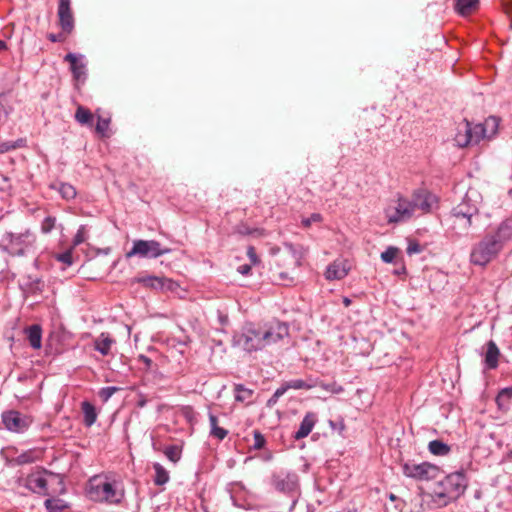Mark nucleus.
Here are the masks:
<instances>
[{
	"mask_svg": "<svg viewBox=\"0 0 512 512\" xmlns=\"http://www.w3.org/2000/svg\"><path fill=\"white\" fill-rule=\"evenodd\" d=\"M284 394H285V388H282V386L278 387L275 390V392L273 393V395L271 396V398L268 400V405L271 406V405H274L275 403H277L278 399L280 397H282Z\"/></svg>",
	"mask_w": 512,
	"mask_h": 512,
	"instance_id": "3c124183",
	"label": "nucleus"
},
{
	"mask_svg": "<svg viewBox=\"0 0 512 512\" xmlns=\"http://www.w3.org/2000/svg\"><path fill=\"white\" fill-rule=\"evenodd\" d=\"M282 388H285V393L289 389L294 390H310L318 386V379L308 377L306 380L303 379H292L285 381L281 384Z\"/></svg>",
	"mask_w": 512,
	"mask_h": 512,
	"instance_id": "6ab92c4d",
	"label": "nucleus"
},
{
	"mask_svg": "<svg viewBox=\"0 0 512 512\" xmlns=\"http://www.w3.org/2000/svg\"><path fill=\"white\" fill-rule=\"evenodd\" d=\"M322 221V215L320 213H312L309 217L303 218L301 223L304 227H309L312 223Z\"/></svg>",
	"mask_w": 512,
	"mask_h": 512,
	"instance_id": "8fccbe9b",
	"label": "nucleus"
},
{
	"mask_svg": "<svg viewBox=\"0 0 512 512\" xmlns=\"http://www.w3.org/2000/svg\"><path fill=\"white\" fill-rule=\"evenodd\" d=\"M164 281V278L157 276H146L138 278V282L141 283L143 286L156 290L163 289Z\"/></svg>",
	"mask_w": 512,
	"mask_h": 512,
	"instance_id": "473e14b6",
	"label": "nucleus"
},
{
	"mask_svg": "<svg viewBox=\"0 0 512 512\" xmlns=\"http://www.w3.org/2000/svg\"><path fill=\"white\" fill-rule=\"evenodd\" d=\"M469 131V121L465 119L457 127V133L455 135V142L457 143V146L463 148L471 144Z\"/></svg>",
	"mask_w": 512,
	"mask_h": 512,
	"instance_id": "b1692460",
	"label": "nucleus"
},
{
	"mask_svg": "<svg viewBox=\"0 0 512 512\" xmlns=\"http://www.w3.org/2000/svg\"><path fill=\"white\" fill-rule=\"evenodd\" d=\"M72 251H73V247H71L70 249H68V250H66V251H64L62 253L56 254L54 256V258L57 261L62 262L66 266H71L73 264Z\"/></svg>",
	"mask_w": 512,
	"mask_h": 512,
	"instance_id": "ea45409f",
	"label": "nucleus"
},
{
	"mask_svg": "<svg viewBox=\"0 0 512 512\" xmlns=\"http://www.w3.org/2000/svg\"><path fill=\"white\" fill-rule=\"evenodd\" d=\"M343 302H344L345 306H348L351 303L350 299H348V298H344Z\"/></svg>",
	"mask_w": 512,
	"mask_h": 512,
	"instance_id": "680f3d73",
	"label": "nucleus"
},
{
	"mask_svg": "<svg viewBox=\"0 0 512 512\" xmlns=\"http://www.w3.org/2000/svg\"><path fill=\"white\" fill-rule=\"evenodd\" d=\"M486 347L483 359L484 370H495L499 365L500 350L493 340H489Z\"/></svg>",
	"mask_w": 512,
	"mask_h": 512,
	"instance_id": "dca6fc26",
	"label": "nucleus"
},
{
	"mask_svg": "<svg viewBox=\"0 0 512 512\" xmlns=\"http://www.w3.org/2000/svg\"><path fill=\"white\" fill-rule=\"evenodd\" d=\"M75 120L81 125L91 126L93 123V114L87 108L79 106L75 113Z\"/></svg>",
	"mask_w": 512,
	"mask_h": 512,
	"instance_id": "2f4dec72",
	"label": "nucleus"
},
{
	"mask_svg": "<svg viewBox=\"0 0 512 512\" xmlns=\"http://www.w3.org/2000/svg\"><path fill=\"white\" fill-rule=\"evenodd\" d=\"M498 124L496 117H489L485 124L478 123L473 125L469 122L471 144H478L485 137H490L491 134L496 132Z\"/></svg>",
	"mask_w": 512,
	"mask_h": 512,
	"instance_id": "ddd939ff",
	"label": "nucleus"
},
{
	"mask_svg": "<svg viewBox=\"0 0 512 512\" xmlns=\"http://www.w3.org/2000/svg\"><path fill=\"white\" fill-rule=\"evenodd\" d=\"M165 456L172 462H177L180 459V452L176 446H169L164 451Z\"/></svg>",
	"mask_w": 512,
	"mask_h": 512,
	"instance_id": "c03bdc74",
	"label": "nucleus"
},
{
	"mask_svg": "<svg viewBox=\"0 0 512 512\" xmlns=\"http://www.w3.org/2000/svg\"><path fill=\"white\" fill-rule=\"evenodd\" d=\"M47 38L51 41V42H60V41H63L64 40V37H63V34L62 33H59V34H54V33H50L48 34Z\"/></svg>",
	"mask_w": 512,
	"mask_h": 512,
	"instance_id": "4d7b16f0",
	"label": "nucleus"
},
{
	"mask_svg": "<svg viewBox=\"0 0 512 512\" xmlns=\"http://www.w3.org/2000/svg\"><path fill=\"white\" fill-rule=\"evenodd\" d=\"M389 499H390L391 501H396V500H398V497H397L396 495H394L393 493H390V494H389Z\"/></svg>",
	"mask_w": 512,
	"mask_h": 512,
	"instance_id": "bf43d9fd",
	"label": "nucleus"
},
{
	"mask_svg": "<svg viewBox=\"0 0 512 512\" xmlns=\"http://www.w3.org/2000/svg\"><path fill=\"white\" fill-rule=\"evenodd\" d=\"M253 437H254L253 448L256 450L262 449L266 444V439L263 436V434L260 431L255 430L253 432Z\"/></svg>",
	"mask_w": 512,
	"mask_h": 512,
	"instance_id": "37998d69",
	"label": "nucleus"
},
{
	"mask_svg": "<svg viewBox=\"0 0 512 512\" xmlns=\"http://www.w3.org/2000/svg\"><path fill=\"white\" fill-rule=\"evenodd\" d=\"M247 256L249 257L251 263L254 264V265L259 263V261H260L258 256H257L256 250H255V248L253 246H249L247 248Z\"/></svg>",
	"mask_w": 512,
	"mask_h": 512,
	"instance_id": "864d4df0",
	"label": "nucleus"
},
{
	"mask_svg": "<svg viewBox=\"0 0 512 512\" xmlns=\"http://www.w3.org/2000/svg\"><path fill=\"white\" fill-rule=\"evenodd\" d=\"M2 421L7 430L15 433L26 431L30 425V420L15 410L3 412Z\"/></svg>",
	"mask_w": 512,
	"mask_h": 512,
	"instance_id": "4468645a",
	"label": "nucleus"
},
{
	"mask_svg": "<svg viewBox=\"0 0 512 512\" xmlns=\"http://www.w3.org/2000/svg\"><path fill=\"white\" fill-rule=\"evenodd\" d=\"M29 279H30V282H29V285H28L29 289L32 292H39V293H41L43 291V287H44L43 281L40 278L32 279L31 277H29Z\"/></svg>",
	"mask_w": 512,
	"mask_h": 512,
	"instance_id": "de8ad7c7",
	"label": "nucleus"
},
{
	"mask_svg": "<svg viewBox=\"0 0 512 512\" xmlns=\"http://www.w3.org/2000/svg\"><path fill=\"white\" fill-rule=\"evenodd\" d=\"M35 238L29 230L22 233L6 231L0 239V249L11 256L23 257L33 246Z\"/></svg>",
	"mask_w": 512,
	"mask_h": 512,
	"instance_id": "423d86ee",
	"label": "nucleus"
},
{
	"mask_svg": "<svg viewBox=\"0 0 512 512\" xmlns=\"http://www.w3.org/2000/svg\"><path fill=\"white\" fill-rule=\"evenodd\" d=\"M480 5V0H454V11L461 17L474 13Z\"/></svg>",
	"mask_w": 512,
	"mask_h": 512,
	"instance_id": "412c9836",
	"label": "nucleus"
},
{
	"mask_svg": "<svg viewBox=\"0 0 512 512\" xmlns=\"http://www.w3.org/2000/svg\"><path fill=\"white\" fill-rule=\"evenodd\" d=\"M83 55H76L74 53H68L64 57V61L70 63V69L74 79L81 80L86 76V64L83 62Z\"/></svg>",
	"mask_w": 512,
	"mask_h": 512,
	"instance_id": "f3484780",
	"label": "nucleus"
},
{
	"mask_svg": "<svg viewBox=\"0 0 512 512\" xmlns=\"http://www.w3.org/2000/svg\"><path fill=\"white\" fill-rule=\"evenodd\" d=\"M35 461H36V457L34 456L33 450L25 451L13 459V462L16 465L30 464V463H34Z\"/></svg>",
	"mask_w": 512,
	"mask_h": 512,
	"instance_id": "e433bc0d",
	"label": "nucleus"
},
{
	"mask_svg": "<svg viewBox=\"0 0 512 512\" xmlns=\"http://www.w3.org/2000/svg\"><path fill=\"white\" fill-rule=\"evenodd\" d=\"M399 249L394 246H389L384 252L381 253V260L384 263H392L398 253Z\"/></svg>",
	"mask_w": 512,
	"mask_h": 512,
	"instance_id": "a19ab883",
	"label": "nucleus"
},
{
	"mask_svg": "<svg viewBox=\"0 0 512 512\" xmlns=\"http://www.w3.org/2000/svg\"><path fill=\"white\" fill-rule=\"evenodd\" d=\"M288 334L289 327L286 323H277L276 326L266 327L247 322L240 331L234 333L232 344L245 352L252 353L279 342Z\"/></svg>",
	"mask_w": 512,
	"mask_h": 512,
	"instance_id": "f257e3e1",
	"label": "nucleus"
},
{
	"mask_svg": "<svg viewBox=\"0 0 512 512\" xmlns=\"http://www.w3.org/2000/svg\"><path fill=\"white\" fill-rule=\"evenodd\" d=\"M296 505V500L293 501L292 505H291V508H290V511L293 510L294 506Z\"/></svg>",
	"mask_w": 512,
	"mask_h": 512,
	"instance_id": "e2e57ef3",
	"label": "nucleus"
},
{
	"mask_svg": "<svg viewBox=\"0 0 512 512\" xmlns=\"http://www.w3.org/2000/svg\"><path fill=\"white\" fill-rule=\"evenodd\" d=\"M27 339L33 349H40L42 346V328L39 324H33L25 329Z\"/></svg>",
	"mask_w": 512,
	"mask_h": 512,
	"instance_id": "5701e85b",
	"label": "nucleus"
},
{
	"mask_svg": "<svg viewBox=\"0 0 512 512\" xmlns=\"http://www.w3.org/2000/svg\"><path fill=\"white\" fill-rule=\"evenodd\" d=\"M209 424L210 435L212 437H215L221 441L228 435V431L226 429L218 426V418L212 413L209 414Z\"/></svg>",
	"mask_w": 512,
	"mask_h": 512,
	"instance_id": "cd10ccee",
	"label": "nucleus"
},
{
	"mask_svg": "<svg viewBox=\"0 0 512 512\" xmlns=\"http://www.w3.org/2000/svg\"><path fill=\"white\" fill-rule=\"evenodd\" d=\"M478 196L475 190H468L462 201L451 211L456 220L463 222L462 227L466 231L472 226V217L479 213Z\"/></svg>",
	"mask_w": 512,
	"mask_h": 512,
	"instance_id": "0eeeda50",
	"label": "nucleus"
},
{
	"mask_svg": "<svg viewBox=\"0 0 512 512\" xmlns=\"http://www.w3.org/2000/svg\"><path fill=\"white\" fill-rule=\"evenodd\" d=\"M57 14L61 29L63 32L70 34L74 29V17L70 0H59Z\"/></svg>",
	"mask_w": 512,
	"mask_h": 512,
	"instance_id": "2eb2a0df",
	"label": "nucleus"
},
{
	"mask_svg": "<svg viewBox=\"0 0 512 512\" xmlns=\"http://www.w3.org/2000/svg\"><path fill=\"white\" fill-rule=\"evenodd\" d=\"M6 47V43L0 40V51Z\"/></svg>",
	"mask_w": 512,
	"mask_h": 512,
	"instance_id": "052dcab7",
	"label": "nucleus"
},
{
	"mask_svg": "<svg viewBox=\"0 0 512 512\" xmlns=\"http://www.w3.org/2000/svg\"><path fill=\"white\" fill-rule=\"evenodd\" d=\"M56 219L52 216H47L44 218L41 224V230L43 233H49L55 226Z\"/></svg>",
	"mask_w": 512,
	"mask_h": 512,
	"instance_id": "a18cd8bd",
	"label": "nucleus"
},
{
	"mask_svg": "<svg viewBox=\"0 0 512 512\" xmlns=\"http://www.w3.org/2000/svg\"><path fill=\"white\" fill-rule=\"evenodd\" d=\"M510 399H512V386L505 387L499 391L496 397V403L499 408H505Z\"/></svg>",
	"mask_w": 512,
	"mask_h": 512,
	"instance_id": "c9c22d12",
	"label": "nucleus"
},
{
	"mask_svg": "<svg viewBox=\"0 0 512 512\" xmlns=\"http://www.w3.org/2000/svg\"><path fill=\"white\" fill-rule=\"evenodd\" d=\"M87 227L86 225H80L74 238H73V247H76L82 243H84L87 240Z\"/></svg>",
	"mask_w": 512,
	"mask_h": 512,
	"instance_id": "4c0bfd02",
	"label": "nucleus"
},
{
	"mask_svg": "<svg viewBox=\"0 0 512 512\" xmlns=\"http://www.w3.org/2000/svg\"><path fill=\"white\" fill-rule=\"evenodd\" d=\"M402 472L406 477L417 481H427L437 477L439 468L429 462H406L402 465Z\"/></svg>",
	"mask_w": 512,
	"mask_h": 512,
	"instance_id": "9d476101",
	"label": "nucleus"
},
{
	"mask_svg": "<svg viewBox=\"0 0 512 512\" xmlns=\"http://www.w3.org/2000/svg\"><path fill=\"white\" fill-rule=\"evenodd\" d=\"M52 480H57L60 489L58 493L63 494L65 492V485L62 477L47 469H41L28 474L25 478L19 480V484L24 486L30 492L47 496L50 495L48 485Z\"/></svg>",
	"mask_w": 512,
	"mask_h": 512,
	"instance_id": "20e7f679",
	"label": "nucleus"
},
{
	"mask_svg": "<svg viewBox=\"0 0 512 512\" xmlns=\"http://www.w3.org/2000/svg\"><path fill=\"white\" fill-rule=\"evenodd\" d=\"M146 404H147V399L142 395L137 402V406L140 408H143L146 406Z\"/></svg>",
	"mask_w": 512,
	"mask_h": 512,
	"instance_id": "13d9d810",
	"label": "nucleus"
},
{
	"mask_svg": "<svg viewBox=\"0 0 512 512\" xmlns=\"http://www.w3.org/2000/svg\"><path fill=\"white\" fill-rule=\"evenodd\" d=\"M138 361L145 365L146 370H149L153 364L152 360L144 354L138 356Z\"/></svg>",
	"mask_w": 512,
	"mask_h": 512,
	"instance_id": "5fc2aeb1",
	"label": "nucleus"
},
{
	"mask_svg": "<svg viewBox=\"0 0 512 512\" xmlns=\"http://www.w3.org/2000/svg\"><path fill=\"white\" fill-rule=\"evenodd\" d=\"M235 400L238 402H244L249 400L253 395V390L245 387L243 384H235Z\"/></svg>",
	"mask_w": 512,
	"mask_h": 512,
	"instance_id": "f704fd0d",
	"label": "nucleus"
},
{
	"mask_svg": "<svg viewBox=\"0 0 512 512\" xmlns=\"http://www.w3.org/2000/svg\"><path fill=\"white\" fill-rule=\"evenodd\" d=\"M271 484L276 491L293 497L299 489V477L292 471H280L271 476Z\"/></svg>",
	"mask_w": 512,
	"mask_h": 512,
	"instance_id": "1a4fd4ad",
	"label": "nucleus"
},
{
	"mask_svg": "<svg viewBox=\"0 0 512 512\" xmlns=\"http://www.w3.org/2000/svg\"><path fill=\"white\" fill-rule=\"evenodd\" d=\"M88 494L90 499L97 502L119 504L124 498V491L115 481H108L95 476L89 480Z\"/></svg>",
	"mask_w": 512,
	"mask_h": 512,
	"instance_id": "7ed1b4c3",
	"label": "nucleus"
},
{
	"mask_svg": "<svg viewBox=\"0 0 512 512\" xmlns=\"http://www.w3.org/2000/svg\"><path fill=\"white\" fill-rule=\"evenodd\" d=\"M155 477L154 483L158 486H162L169 481V474L167 470L159 463L154 464Z\"/></svg>",
	"mask_w": 512,
	"mask_h": 512,
	"instance_id": "72a5a7b5",
	"label": "nucleus"
},
{
	"mask_svg": "<svg viewBox=\"0 0 512 512\" xmlns=\"http://www.w3.org/2000/svg\"><path fill=\"white\" fill-rule=\"evenodd\" d=\"M109 123H110L109 119H104V118L99 117L97 124H96V132L102 136H105V133L109 128Z\"/></svg>",
	"mask_w": 512,
	"mask_h": 512,
	"instance_id": "49530a36",
	"label": "nucleus"
},
{
	"mask_svg": "<svg viewBox=\"0 0 512 512\" xmlns=\"http://www.w3.org/2000/svg\"><path fill=\"white\" fill-rule=\"evenodd\" d=\"M437 202V197L426 189H418L414 191L412 199L408 200V203L412 206L413 213L415 210H421L424 213H429Z\"/></svg>",
	"mask_w": 512,
	"mask_h": 512,
	"instance_id": "f8f14e48",
	"label": "nucleus"
},
{
	"mask_svg": "<svg viewBox=\"0 0 512 512\" xmlns=\"http://www.w3.org/2000/svg\"><path fill=\"white\" fill-rule=\"evenodd\" d=\"M50 188L57 190L61 197L67 201L74 199L77 195L75 187L66 182L53 183Z\"/></svg>",
	"mask_w": 512,
	"mask_h": 512,
	"instance_id": "a878e982",
	"label": "nucleus"
},
{
	"mask_svg": "<svg viewBox=\"0 0 512 512\" xmlns=\"http://www.w3.org/2000/svg\"><path fill=\"white\" fill-rule=\"evenodd\" d=\"M317 387H320L323 390L328 391L332 394H340L344 391V388L341 385L337 384L336 382L324 383L318 380Z\"/></svg>",
	"mask_w": 512,
	"mask_h": 512,
	"instance_id": "58836bf2",
	"label": "nucleus"
},
{
	"mask_svg": "<svg viewBox=\"0 0 512 512\" xmlns=\"http://www.w3.org/2000/svg\"><path fill=\"white\" fill-rule=\"evenodd\" d=\"M44 506L47 512H64L68 505L60 498H48L44 501Z\"/></svg>",
	"mask_w": 512,
	"mask_h": 512,
	"instance_id": "c85d7f7f",
	"label": "nucleus"
},
{
	"mask_svg": "<svg viewBox=\"0 0 512 512\" xmlns=\"http://www.w3.org/2000/svg\"><path fill=\"white\" fill-rule=\"evenodd\" d=\"M413 215L412 206L408 199L400 197L396 206H390L385 209V216L388 223H400L409 220Z\"/></svg>",
	"mask_w": 512,
	"mask_h": 512,
	"instance_id": "9b49d317",
	"label": "nucleus"
},
{
	"mask_svg": "<svg viewBox=\"0 0 512 512\" xmlns=\"http://www.w3.org/2000/svg\"><path fill=\"white\" fill-rule=\"evenodd\" d=\"M27 146L26 138H19L15 141H3L0 142V153L4 154L10 152L12 150H16L19 148H25Z\"/></svg>",
	"mask_w": 512,
	"mask_h": 512,
	"instance_id": "7c9ffc66",
	"label": "nucleus"
},
{
	"mask_svg": "<svg viewBox=\"0 0 512 512\" xmlns=\"http://www.w3.org/2000/svg\"><path fill=\"white\" fill-rule=\"evenodd\" d=\"M492 235L504 247L512 239V216L503 220Z\"/></svg>",
	"mask_w": 512,
	"mask_h": 512,
	"instance_id": "aec40b11",
	"label": "nucleus"
},
{
	"mask_svg": "<svg viewBox=\"0 0 512 512\" xmlns=\"http://www.w3.org/2000/svg\"><path fill=\"white\" fill-rule=\"evenodd\" d=\"M467 485L468 480L462 470L450 473L436 483L433 490L434 501L439 506H446L463 495Z\"/></svg>",
	"mask_w": 512,
	"mask_h": 512,
	"instance_id": "f03ea898",
	"label": "nucleus"
},
{
	"mask_svg": "<svg viewBox=\"0 0 512 512\" xmlns=\"http://www.w3.org/2000/svg\"><path fill=\"white\" fill-rule=\"evenodd\" d=\"M119 390H121V388L116 386L103 387L99 391V397L103 402H107L113 396V394Z\"/></svg>",
	"mask_w": 512,
	"mask_h": 512,
	"instance_id": "79ce46f5",
	"label": "nucleus"
},
{
	"mask_svg": "<svg viewBox=\"0 0 512 512\" xmlns=\"http://www.w3.org/2000/svg\"><path fill=\"white\" fill-rule=\"evenodd\" d=\"M113 344H115V339H113L108 333L103 332L94 340L93 346L101 355L107 356L110 354Z\"/></svg>",
	"mask_w": 512,
	"mask_h": 512,
	"instance_id": "4be33fe9",
	"label": "nucleus"
},
{
	"mask_svg": "<svg viewBox=\"0 0 512 512\" xmlns=\"http://www.w3.org/2000/svg\"><path fill=\"white\" fill-rule=\"evenodd\" d=\"M81 409L83 412V422L87 427L92 426L97 420V412L95 406L89 401H83L81 403Z\"/></svg>",
	"mask_w": 512,
	"mask_h": 512,
	"instance_id": "bb28decb",
	"label": "nucleus"
},
{
	"mask_svg": "<svg viewBox=\"0 0 512 512\" xmlns=\"http://www.w3.org/2000/svg\"><path fill=\"white\" fill-rule=\"evenodd\" d=\"M406 251L407 254L411 256L413 254L421 253L423 251V247L417 241L410 240Z\"/></svg>",
	"mask_w": 512,
	"mask_h": 512,
	"instance_id": "09e8293b",
	"label": "nucleus"
},
{
	"mask_svg": "<svg viewBox=\"0 0 512 512\" xmlns=\"http://www.w3.org/2000/svg\"><path fill=\"white\" fill-rule=\"evenodd\" d=\"M171 252L168 247H163L156 240H134L132 248L126 253V258L137 256L143 259H155Z\"/></svg>",
	"mask_w": 512,
	"mask_h": 512,
	"instance_id": "6e6552de",
	"label": "nucleus"
},
{
	"mask_svg": "<svg viewBox=\"0 0 512 512\" xmlns=\"http://www.w3.org/2000/svg\"><path fill=\"white\" fill-rule=\"evenodd\" d=\"M430 453L436 456H445L450 452V446L441 440H432L428 444Z\"/></svg>",
	"mask_w": 512,
	"mask_h": 512,
	"instance_id": "c756f323",
	"label": "nucleus"
},
{
	"mask_svg": "<svg viewBox=\"0 0 512 512\" xmlns=\"http://www.w3.org/2000/svg\"><path fill=\"white\" fill-rule=\"evenodd\" d=\"M503 248L500 241H497L492 233H487L478 243L472 246L470 262L473 265L484 267L495 259Z\"/></svg>",
	"mask_w": 512,
	"mask_h": 512,
	"instance_id": "39448f33",
	"label": "nucleus"
},
{
	"mask_svg": "<svg viewBox=\"0 0 512 512\" xmlns=\"http://www.w3.org/2000/svg\"><path fill=\"white\" fill-rule=\"evenodd\" d=\"M329 425L333 430H337L340 434L345 430V423L342 418L338 421L329 420Z\"/></svg>",
	"mask_w": 512,
	"mask_h": 512,
	"instance_id": "603ef678",
	"label": "nucleus"
},
{
	"mask_svg": "<svg viewBox=\"0 0 512 512\" xmlns=\"http://www.w3.org/2000/svg\"><path fill=\"white\" fill-rule=\"evenodd\" d=\"M237 271L243 275V276H248L250 273H251V265L249 264H243V265H240L238 268H237Z\"/></svg>",
	"mask_w": 512,
	"mask_h": 512,
	"instance_id": "6e6d98bb",
	"label": "nucleus"
},
{
	"mask_svg": "<svg viewBox=\"0 0 512 512\" xmlns=\"http://www.w3.org/2000/svg\"><path fill=\"white\" fill-rule=\"evenodd\" d=\"M317 422V417L315 413L308 412L303 417L298 430L293 434V438L295 440H300L307 437L311 431L313 430L315 424Z\"/></svg>",
	"mask_w": 512,
	"mask_h": 512,
	"instance_id": "a211bd4d",
	"label": "nucleus"
},
{
	"mask_svg": "<svg viewBox=\"0 0 512 512\" xmlns=\"http://www.w3.org/2000/svg\"><path fill=\"white\" fill-rule=\"evenodd\" d=\"M348 274V269L342 262L334 261L330 264L325 272V276L328 280H340Z\"/></svg>",
	"mask_w": 512,
	"mask_h": 512,
	"instance_id": "393cba45",
	"label": "nucleus"
}]
</instances>
